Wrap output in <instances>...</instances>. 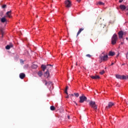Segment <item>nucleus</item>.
Returning <instances> with one entry per match:
<instances>
[{"mask_svg":"<svg viewBox=\"0 0 128 128\" xmlns=\"http://www.w3.org/2000/svg\"><path fill=\"white\" fill-rule=\"evenodd\" d=\"M86 56H88V58H90V56H90V54H88L86 55Z\"/></svg>","mask_w":128,"mask_h":128,"instance_id":"nucleus-28","label":"nucleus"},{"mask_svg":"<svg viewBox=\"0 0 128 128\" xmlns=\"http://www.w3.org/2000/svg\"><path fill=\"white\" fill-rule=\"evenodd\" d=\"M122 44V42H121Z\"/></svg>","mask_w":128,"mask_h":128,"instance_id":"nucleus-47","label":"nucleus"},{"mask_svg":"<svg viewBox=\"0 0 128 128\" xmlns=\"http://www.w3.org/2000/svg\"><path fill=\"white\" fill-rule=\"evenodd\" d=\"M38 65L37 64H33L32 66V68H33L34 70H36V68H38Z\"/></svg>","mask_w":128,"mask_h":128,"instance_id":"nucleus-15","label":"nucleus"},{"mask_svg":"<svg viewBox=\"0 0 128 128\" xmlns=\"http://www.w3.org/2000/svg\"><path fill=\"white\" fill-rule=\"evenodd\" d=\"M86 102H90V100H86Z\"/></svg>","mask_w":128,"mask_h":128,"instance_id":"nucleus-43","label":"nucleus"},{"mask_svg":"<svg viewBox=\"0 0 128 128\" xmlns=\"http://www.w3.org/2000/svg\"><path fill=\"white\" fill-rule=\"evenodd\" d=\"M42 68H46V66L44 64H42L41 66Z\"/></svg>","mask_w":128,"mask_h":128,"instance_id":"nucleus-24","label":"nucleus"},{"mask_svg":"<svg viewBox=\"0 0 128 128\" xmlns=\"http://www.w3.org/2000/svg\"><path fill=\"white\" fill-rule=\"evenodd\" d=\"M65 93H66V94H68V90H65Z\"/></svg>","mask_w":128,"mask_h":128,"instance_id":"nucleus-31","label":"nucleus"},{"mask_svg":"<svg viewBox=\"0 0 128 128\" xmlns=\"http://www.w3.org/2000/svg\"><path fill=\"white\" fill-rule=\"evenodd\" d=\"M90 78H92L93 80H98L100 78V76H91Z\"/></svg>","mask_w":128,"mask_h":128,"instance_id":"nucleus-13","label":"nucleus"},{"mask_svg":"<svg viewBox=\"0 0 128 128\" xmlns=\"http://www.w3.org/2000/svg\"><path fill=\"white\" fill-rule=\"evenodd\" d=\"M116 78L118 80H124V78H126V76L124 75L120 76V74H116Z\"/></svg>","mask_w":128,"mask_h":128,"instance_id":"nucleus-6","label":"nucleus"},{"mask_svg":"<svg viewBox=\"0 0 128 128\" xmlns=\"http://www.w3.org/2000/svg\"><path fill=\"white\" fill-rule=\"evenodd\" d=\"M4 16V12H0V16Z\"/></svg>","mask_w":128,"mask_h":128,"instance_id":"nucleus-25","label":"nucleus"},{"mask_svg":"<svg viewBox=\"0 0 128 128\" xmlns=\"http://www.w3.org/2000/svg\"><path fill=\"white\" fill-rule=\"evenodd\" d=\"M82 0H76V2H80Z\"/></svg>","mask_w":128,"mask_h":128,"instance_id":"nucleus-35","label":"nucleus"},{"mask_svg":"<svg viewBox=\"0 0 128 128\" xmlns=\"http://www.w3.org/2000/svg\"><path fill=\"white\" fill-rule=\"evenodd\" d=\"M100 74H104V70H102V72H100Z\"/></svg>","mask_w":128,"mask_h":128,"instance_id":"nucleus-26","label":"nucleus"},{"mask_svg":"<svg viewBox=\"0 0 128 128\" xmlns=\"http://www.w3.org/2000/svg\"><path fill=\"white\" fill-rule=\"evenodd\" d=\"M10 48H12V45L10 44V45H7L6 46V50H10Z\"/></svg>","mask_w":128,"mask_h":128,"instance_id":"nucleus-17","label":"nucleus"},{"mask_svg":"<svg viewBox=\"0 0 128 128\" xmlns=\"http://www.w3.org/2000/svg\"><path fill=\"white\" fill-rule=\"evenodd\" d=\"M4 36V34L2 33V38Z\"/></svg>","mask_w":128,"mask_h":128,"instance_id":"nucleus-41","label":"nucleus"},{"mask_svg":"<svg viewBox=\"0 0 128 128\" xmlns=\"http://www.w3.org/2000/svg\"><path fill=\"white\" fill-rule=\"evenodd\" d=\"M124 80H128V76H125V78Z\"/></svg>","mask_w":128,"mask_h":128,"instance_id":"nucleus-29","label":"nucleus"},{"mask_svg":"<svg viewBox=\"0 0 128 128\" xmlns=\"http://www.w3.org/2000/svg\"><path fill=\"white\" fill-rule=\"evenodd\" d=\"M98 4H99L100 6H104V3L102 2H98Z\"/></svg>","mask_w":128,"mask_h":128,"instance_id":"nucleus-21","label":"nucleus"},{"mask_svg":"<svg viewBox=\"0 0 128 128\" xmlns=\"http://www.w3.org/2000/svg\"><path fill=\"white\" fill-rule=\"evenodd\" d=\"M114 103L112 102H109L108 106H106V108H112L114 105Z\"/></svg>","mask_w":128,"mask_h":128,"instance_id":"nucleus-8","label":"nucleus"},{"mask_svg":"<svg viewBox=\"0 0 128 128\" xmlns=\"http://www.w3.org/2000/svg\"><path fill=\"white\" fill-rule=\"evenodd\" d=\"M118 56H120V53H118L116 55V58H118Z\"/></svg>","mask_w":128,"mask_h":128,"instance_id":"nucleus-32","label":"nucleus"},{"mask_svg":"<svg viewBox=\"0 0 128 128\" xmlns=\"http://www.w3.org/2000/svg\"><path fill=\"white\" fill-rule=\"evenodd\" d=\"M126 40H128V38H126Z\"/></svg>","mask_w":128,"mask_h":128,"instance_id":"nucleus-46","label":"nucleus"},{"mask_svg":"<svg viewBox=\"0 0 128 128\" xmlns=\"http://www.w3.org/2000/svg\"><path fill=\"white\" fill-rule=\"evenodd\" d=\"M80 100L79 101V102L82 104V102H86L88 98H86V96H82L80 97Z\"/></svg>","mask_w":128,"mask_h":128,"instance_id":"nucleus-4","label":"nucleus"},{"mask_svg":"<svg viewBox=\"0 0 128 128\" xmlns=\"http://www.w3.org/2000/svg\"><path fill=\"white\" fill-rule=\"evenodd\" d=\"M10 12H12L11 10L8 11L6 12V14L8 16V18H11L10 15Z\"/></svg>","mask_w":128,"mask_h":128,"instance_id":"nucleus-18","label":"nucleus"},{"mask_svg":"<svg viewBox=\"0 0 128 128\" xmlns=\"http://www.w3.org/2000/svg\"><path fill=\"white\" fill-rule=\"evenodd\" d=\"M120 8L122 10H124L126 8V6L124 4H120Z\"/></svg>","mask_w":128,"mask_h":128,"instance_id":"nucleus-10","label":"nucleus"},{"mask_svg":"<svg viewBox=\"0 0 128 128\" xmlns=\"http://www.w3.org/2000/svg\"><path fill=\"white\" fill-rule=\"evenodd\" d=\"M71 96H74V94H72Z\"/></svg>","mask_w":128,"mask_h":128,"instance_id":"nucleus-42","label":"nucleus"},{"mask_svg":"<svg viewBox=\"0 0 128 128\" xmlns=\"http://www.w3.org/2000/svg\"><path fill=\"white\" fill-rule=\"evenodd\" d=\"M20 78L21 80H24V78H26V74H24V73H20Z\"/></svg>","mask_w":128,"mask_h":128,"instance_id":"nucleus-9","label":"nucleus"},{"mask_svg":"<svg viewBox=\"0 0 128 128\" xmlns=\"http://www.w3.org/2000/svg\"><path fill=\"white\" fill-rule=\"evenodd\" d=\"M82 30H84V28H81L78 31V33H77V36H78V34H80L82 32Z\"/></svg>","mask_w":128,"mask_h":128,"instance_id":"nucleus-16","label":"nucleus"},{"mask_svg":"<svg viewBox=\"0 0 128 128\" xmlns=\"http://www.w3.org/2000/svg\"><path fill=\"white\" fill-rule=\"evenodd\" d=\"M44 82H45V86H47L48 84V86H50V84H52V82L50 81L48 82L46 81V80H44Z\"/></svg>","mask_w":128,"mask_h":128,"instance_id":"nucleus-14","label":"nucleus"},{"mask_svg":"<svg viewBox=\"0 0 128 128\" xmlns=\"http://www.w3.org/2000/svg\"><path fill=\"white\" fill-rule=\"evenodd\" d=\"M89 106L92 108H94L95 110H98V106L96 104V102L94 101L90 100L89 102Z\"/></svg>","mask_w":128,"mask_h":128,"instance_id":"nucleus-1","label":"nucleus"},{"mask_svg":"<svg viewBox=\"0 0 128 128\" xmlns=\"http://www.w3.org/2000/svg\"><path fill=\"white\" fill-rule=\"evenodd\" d=\"M1 22H6V19L5 18H2L1 19Z\"/></svg>","mask_w":128,"mask_h":128,"instance_id":"nucleus-19","label":"nucleus"},{"mask_svg":"<svg viewBox=\"0 0 128 128\" xmlns=\"http://www.w3.org/2000/svg\"><path fill=\"white\" fill-rule=\"evenodd\" d=\"M68 120H70V116H68Z\"/></svg>","mask_w":128,"mask_h":128,"instance_id":"nucleus-38","label":"nucleus"},{"mask_svg":"<svg viewBox=\"0 0 128 128\" xmlns=\"http://www.w3.org/2000/svg\"><path fill=\"white\" fill-rule=\"evenodd\" d=\"M119 38H122V36H124V32L122 30H120L118 32Z\"/></svg>","mask_w":128,"mask_h":128,"instance_id":"nucleus-7","label":"nucleus"},{"mask_svg":"<svg viewBox=\"0 0 128 128\" xmlns=\"http://www.w3.org/2000/svg\"><path fill=\"white\" fill-rule=\"evenodd\" d=\"M6 8V4H4L2 6V8Z\"/></svg>","mask_w":128,"mask_h":128,"instance_id":"nucleus-27","label":"nucleus"},{"mask_svg":"<svg viewBox=\"0 0 128 128\" xmlns=\"http://www.w3.org/2000/svg\"><path fill=\"white\" fill-rule=\"evenodd\" d=\"M122 66H124V64H122Z\"/></svg>","mask_w":128,"mask_h":128,"instance_id":"nucleus-44","label":"nucleus"},{"mask_svg":"<svg viewBox=\"0 0 128 128\" xmlns=\"http://www.w3.org/2000/svg\"><path fill=\"white\" fill-rule=\"evenodd\" d=\"M116 40H118V35L114 34L112 38V44L113 46L116 44Z\"/></svg>","mask_w":128,"mask_h":128,"instance_id":"nucleus-2","label":"nucleus"},{"mask_svg":"<svg viewBox=\"0 0 128 128\" xmlns=\"http://www.w3.org/2000/svg\"><path fill=\"white\" fill-rule=\"evenodd\" d=\"M75 102L76 106H78V104H76V102Z\"/></svg>","mask_w":128,"mask_h":128,"instance_id":"nucleus-40","label":"nucleus"},{"mask_svg":"<svg viewBox=\"0 0 128 128\" xmlns=\"http://www.w3.org/2000/svg\"><path fill=\"white\" fill-rule=\"evenodd\" d=\"M124 2V0H119V2L120 4Z\"/></svg>","mask_w":128,"mask_h":128,"instance_id":"nucleus-30","label":"nucleus"},{"mask_svg":"<svg viewBox=\"0 0 128 128\" xmlns=\"http://www.w3.org/2000/svg\"><path fill=\"white\" fill-rule=\"evenodd\" d=\"M66 98H69V97H68V96H66Z\"/></svg>","mask_w":128,"mask_h":128,"instance_id":"nucleus-39","label":"nucleus"},{"mask_svg":"<svg viewBox=\"0 0 128 128\" xmlns=\"http://www.w3.org/2000/svg\"><path fill=\"white\" fill-rule=\"evenodd\" d=\"M114 63L112 62V63L111 64L110 66H114Z\"/></svg>","mask_w":128,"mask_h":128,"instance_id":"nucleus-36","label":"nucleus"},{"mask_svg":"<svg viewBox=\"0 0 128 128\" xmlns=\"http://www.w3.org/2000/svg\"><path fill=\"white\" fill-rule=\"evenodd\" d=\"M48 66H50V68H52V66L51 64H48Z\"/></svg>","mask_w":128,"mask_h":128,"instance_id":"nucleus-34","label":"nucleus"},{"mask_svg":"<svg viewBox=\"0 0 128 128\" xmlns=\"http://www.w3.org/2000/svg\"><path fill=\"white\" fill-rule=\"evenodd\" d=\"M66 8H70L72 6V2L70 0H66L64 2Z\"/></svg>","mask_w":128,"mask_h":128,"instance_id":"nucleus-5","label":"nucleus"},{"mask_svg":"<svg viewBox=\"0 0 128 128\" xmlns=\"http://www.w3.org/2000/svg\"><path fill=\"white\" fill-rule=\"evenodd\" d=\"M46 68H42L43 72H44V71L46 70Z\"/></svg>","mask_w":128,"mask_h":128,"instance_id":"nucleus-37","label":"nucleus"},{"mask_svg":"<svg viewBox=\"0 0 128 128\" xmlns=\"http://www.w3.org/2000/svg\"><path fill=\"white\" fill-rule=\"evenodd\" d=\"M74 95L76 98H78L80 94L78 93H74Z\"/></svg>","mask_w":128,"mask_h":128,"instance_id":"nucleus-23","label":"nucleus"},{"mask_svg":"<svg viewBox=\"0 0 128 128\" xmlns=\"http://www.w3.org/2000/svg\"><path fill=\"white\" fill-rule=\"evenodd\" d=\"M44 76L47 78H48V76H50V72H48V70L47 71L45 72Z\"/></svg>","mask_w":128,"mask_h":128,"instance_id":"nucleus-12","label":"nucleus"},{"mask_svg":"<svg viewBox=\"0 0 128 128\" xmlns=\"http://www.w3.org/2000/svg\"><path fill=\"white\" fill-rule=\"evenodd\" d=\"M50 110H56V108L54 106H50Z\"/></svg>","mask_w":128,"mask_h":128,"instance_id":"nucleus-20","label":"nucleus"},{"mask_svg":"<svg viewBox=\"0 0 128 128\" xmlns=\"http://www.w3.org/2000/svg\"><path fill=\"white\" fill-rule=\"evenodd\" d=\"M126 14H127V16H128V13H126Z\"/></svg>","mask_w":128,"mask_h":128,"instance_id":"nucleus-45","label":"nucleus"},{"mask_svg":"<svg viewBox=\"0 0 128 128\" xmlns=\"http://www.w3.org/2000/svg\"><path fill=\"white\" fill-rule=\"evenodd\" d=\"M68 86H66V90H68Z\"/></svg>","mask_w":128,"mask_h":128,"instance_id":"nucleus-33","label":"nucleus"},{"mask_svg":"<svg viewBox=\"0 0 128 128\" xmlns=\"http://www.w3.org/2000/svg\"><path fill=\"white\" fill-rule=\"evenodd\" d=\"M114 54H116V52H114L112 51H110V52H109L108 56H114Z\"/></svg>","mask_w":128,"mask_h":128,"instance_id":"nucleus-11","label":"nucleus"},{"mask_svg":"<svg viewBox=\"0 0 128 128\" xmlns=\"http://www.w3.org/2000/svg\"><path fill=\"white\" fill-rule=\"evenodd\" d=\"M38 75L39 76H42V71L38 72Z\"/></svg>","mask_w":128,"mask_h":128,"instance_id":"nucleus-22","label":"nucleus"},{"mask_svg":"<svg viewBox=\"0 0 128 128\" xmlns=\"http://www.w3.org/2000/svg\"><path fill=\"white\" fill-rule=\"evenodd\" d=\"M100 58L102 62H106V60H108V55L102 56V54H101L100 56Z\"/></svg>","mask_w":128,"mask_h":128,"instance_id":"nucleus-3","label":"nucleus"}]
</instances>
